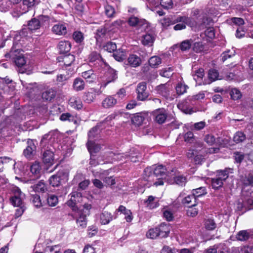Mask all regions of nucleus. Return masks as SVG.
<instances>
[{"label": "nucleus", "mask_w": 253, "mask_h": 253, "mask_svg": "<svg viewBox=\"0 0 253 253\" xmlns=\"http://www.w3.org/2000/svg\"><path fill=\"white\" fill-rule=\"evenodd\" d=\"M173 17H164L160 21L162 25L164 28L175 24V20L173 19Z\"/></svg>", "instance_id": "42"}, {"label": "nucleus", "mask_w": 253, "mask_h": 253, "mask_svg": "<svg viewBox=\"0 0 253 253\" xmlns=\"http://www.w3.org/2000/svg\"><path fill=\"white\" fill-rule=\"evenodd\" d=\"M188 86L183 83H179L175 87L176 93L178 95H182L186 92Z\"/></svg>", "instance_id": "46"}, {"label": "nucleus", "mask_w": 253, "mask_h": 253, "mask_svg": "<svg viewBox=\"0 0 253 253\" xmlns=\"http://www.w3.org/2000/svg\"><path fill=\"white\" fill-rule=\"evenodd\" d=\"M174 20L175 23H178L173 27L175 31L184 29L186 28V25L192 28H197V22L191 17H179Z\"/></svg>", "instance_id": "4"}, {"label": "nucleus", "mask_w": 253, "mask_h": 253, "mask_svg": "<svg viewBox=\"0 0 253 253\" xmlns=\"http://www.w3.org/2000/svg\"><path fill=\"white\" fill-rule=\"evenodd\" d=\"M103 49L109 52H112L117 49V46L115 43L109 42L103 46Z\"/></svg>", "instance_id": "61"}, {"label": "nucleus", "mask_w": 253, "mask_h": 253, "mask_svg": "<svg viewBox=\"0 0 253 253\" xmlns=\"http://www.w3.org/2000/svg\"><path fill=\"white\" fill-rule=\"evenodd\" d=\"M150 184L153 185L156 187L159 186L163 185L166 182V176L165 177H157L155 178L154 181H148Z\"/></svg>", "instance_id": "53"}, {"label": "nucleus", "mask_w": 253, "mask_h": 253, "mask_svg": "<svg viewBox=\"0 0 253 253\" xmlns=\"http://www.w3.org/2000/svg\"><path fill=\"white\" fill-rule=\"evenodd\" d=\"M69 4L75 6V8L81 12L83 11V7L81 4L82 0H68Z\"/></svg>", "instance_id": "59"}, {"label": "nucleus", "mask_w": 253, "mask_h": 253, "mask_svg": "<svg viewBox=\"0 0 253 253\" xmlns=\"http://www.w3.org/2000/svg\"><path fill=\"white\" fill-rule=\"evenodd\" d=\"M208 77L211 82H214L216 80L221 79V78H219V74L218 72L214 69L209 70Z\"/></svg>", "instance_id": "52"}, {"label": "nucleus", "mask_w": 253, "mask_h": 253, "mask_svg": "<svg viewBox=\"0 0 253 253\" xmlns=\"http://www.w3.org/2000/svg\"><path fill=\"white\" fill-rule=\"evenodd\" d=\"M35 148V146L34 144L28 146L23 152V153L25 157L27 158H30L33 155V152Z\"/></svg>", "instance_id": "60"}, {"label": "nucleus", "mask_w": 253, "mask_h": 253, "mask_svg": "<svg viewBox=\"0 0 253 253\" xmlns=\"http://www.w3.org/2000/svg\"><path fill=\"white\" fill-rule=\"evenodd\" d=\"M158 229L159 231L160 237L165 238L168 236L170 231V227L169 224L163 223L158 227Z\"/></svg>", "instance_id": "20"}, {"label": "nucleus", "mask_w": 253, "mask_h": 253, "mask_svg": "<svg viewBox=\"0 0 253 253\" xmlns=\"http://www.w3.org/2000/svg\"><path fill=\"white\" fill-rule=\"evenodd\" d=\"M69 105L77 110L81 109L83 108V103L81 99L77 97H71L69 101Z\"/></svg>", "instance_id": "30"}, {"label": "nucleus", "mask_w": 253, "mask_h": 253, "mask_svg": "<svg viewBox=\"0 0 253 253\" xmlns=\"http://www.w3.org/2000/svg\"><path fill=\"white\" fill-rule=\"evenodd\" d=\"M187 156L188 158L193 159L196 164H201L203 157L201 154H199L197 150L190 149L187 153Z\"/></svg>", "instance_id": "16"}, {"label": "nucleus", "mask_w": 253, "mask_h": 253, "mask_svg": "<svg viewBox=\"0 0 253 253\" xmlns=\"http://www.w3.org/2000/svg\"><path fill=\"white\" fill-rule=\"evenodd\" d=\"M144 179L147 181H154L157 177L166 176V169L162 165L156 166L154 169L146 168L144 171Z\"/></svg>", "instance_id": "2"}, {"label": "nucleus", "mask_w": 253, "mask_h": 253, "mask_svg": "<svg viewBox=\"0 0 253 253\" xmlns=\"http://www.w3.org/2000/svg\"><path fill=\"white\" fill-rule=\"evenodd\" d=\"M242 182L245 185H253V175L250 174H249L242 178Z\"/></svg>", "instance_id": "64"}, {"label": "nucleus", "mask_w": 253, "mask_h": 253, "mask_svg": "<svg viewBox=\"0 0 253 253\" xmlns=\"http://www.w3.org/2000/svg\"><path fill=\"white\" fill-rule=\"evenodd\" d=\"M154 37L150 34H146L143 37L142 43L145 45L151 46L154 42Z\"/></svg>", "instance_id": "44"}, {"label": "nucleus", "mask_w": 253, "mask_h": 253, "mask_svg": "<svg viewBox=\"0 0 253 253\" xmlns=\"http://www.w3.org/2000/svg\"><path fill=\"white\" fill-rule=\"evenodd\" d=\"M13 196L10 198V201L14 207L24 206L23 200L25 198V194L17 187L12 188Z\"/></svg>", "instance_id": "7"}, {"label": "nucleus", "mask_w": 253, "mask_h": 253, "mask_svg": "<svg viewBox=\"0 0 253 253\" xmlns=\"http://www.w3.org/2000/svg\"><path fill=\"white\" fill-rule=\"evenodd\" d=\"M251 235L250 233L248 230H242L239 231L236 236L237 240L240 241H245L249 239Z\"/></svg>", "instance_id": "37"}, {"label": "nucleus", "mask_w": 253, "mask_h": 253, "mask_svg": "<svg viewBox=\"0 0 253 253\" xmlns=\"http://www.w3.org/2000/svg\"><path fill=\"white\" fill-rule=\"evenodd\" d=\"M77 223L78 226L82 228H84L86 226V216L84 214H81L80 216L77 219Z\"/></svg>", "instance_id": "55"}, {"label": "nucleus", "mask_w": 253, "mask_h": 253, "mask_svg": "<svg viewBox=\"0 0 253 253\" xmlns=\"http://www.w3.org/2000/svg\"><path fill=\"white\" fill-rule=\"evenodd\" d=\"M32 202L34 205L37 208H40L42 206V203L41 200L40 196L37 194H35L32 196Z\"/></svg>", "instance_id": "62"}, {"label": "nucleus", "mask_w": 253, "mask_h": 253, "mask_svg": "<svg viewBox=\"0 0 253 253\" xmlns=\"http://www.w3.org/2000/svg\"><path fill=\"white\" fill-rule=\"evenodd\" d=\"M155 198L152 196L148 197L147 200L145 201L146 206L150 209H153L157 208L159 206L158 202L155 201Z\"/></svg>", "instance_id": "38"}, {"label": "nucleus", "mask_w": 253, "mask_h": 253, "mask_svg": "<svg viewBox=\"0 0 253 253\" xmlns=\"http://www.w3.org/2000/svg\"><path fill=\"white\" fill-rule=\"evenodd\" d=\"M146 83L142 82L138 84L136 92L137 93V98L140 101H144L148 97V94L146 92Z\"/></svg>", "instance_id": "12"}, {"label": "nucleus", "mask_w": 253, "mask_h": 253, "mask_svg": "<svg viewBox=\"0 0 253 253\" xmlns=\"http://www.w3.org/2000/svg\"><path fill=\"white\" fill-rule=\"evenodd\" d=\"M117 104V100L114 95H108L102 102V106L104 108H111Z\"/></svg>", "instance_id": "13"}, {"label": "nucleus", "mask_w": 253, "mask_h": 253, "mask_svg": "<svg viewBox=\"0 0 253 253\" xmlns=\"http://www.w3.org/2000/svg\"><path fill=\"white\" fill-rule=\"evenodd\" d=\"M113 219V216L111 213L105 211L100 215V222L102 224H108Z\"/></svg>", "instance_id": "34"}, {"label": "nucleus", "mask_w": 253, "mask_h": 253, "mask_svg": "<svg viewBox=\"0 0 253 253\" xmlns=\"http://www.w3.org/2000/svg\"><path fill=\"white\" fill-rule=\"evenodd\" d=\"M55 95V91L53 89H49L42 94V97L43 99L50 101L53 99Z\"/></svg>", "instance_id": "41"}, {"label": "nucleus", "mask_w": 253, "mask_h": 253, "mask_svg": "<svg viewBox=\"0 0 253 253\" xmlns=\"http://www.w3.org/2000/svg\"><path fill=\"white\" fill-rule=\"evenodd\" d=\"M71 195V199L67 202V204L69 207L74 208L76 203L79 202L80 199L81 198V194L79 192H72Z\"/></svg>", "instance_id": "26"}, {"label": "nucleus", "mask_w": 253, "mask_h": 253, "mask_svg": "<svg viewBox=\"0 0 253 253\" xmlns=\"http://www.w3.org/2000/svg\"><path fill=\"white\" fill-rule=\"evenodd\" d=\"M47 203L49 206L55 207L58 203V198L55 195L49 194L47 198Z\"/></svg>", "instance_id": "48"}, {"label": "nucleus", "mask_w": 253, "mask_h": 253, "mask_svg": "<svg viewBox=\"0 0 253 253\" xmlns=\"http://www.w3.org/2000/svg\"><path fill=\"white\" fill-rule=\"evenodd\" d=\"M167 115L166 110L164 108L157 109L152 113L154 121L159 124L165 123L168 116Z\"/></svg>", "instance_id": "11"}, {"label": "nucleus", "mask_w": 253, "mask_h": 253, "mask_svg": "<svg viewBox=\"0 0 253 253\" xmlns=\"http://www.w3.org/2000/svg\"><path fill=\"white\" fill-rule=\"evenodd\" d=\"M202 20L203 23L200 24L197 23V29L198 30L201 29L204 27L209 26V28L205 32V35L210 39L213 38L215 36L214 31L212 28L210 27L213 23L211 17H204Z\"/></svg>", "instance_id": "6"}, {"label": "nucleus", "mask_w": 253, "mask_h": 253, "mask_svg": "<svg viewBox=\"0 0 253 253\" xmlns=\"http://www.w3.org/2000/svg\"><path fill=\"white\" fill-rule=\"evenodd\" d=\"M59 62H62L66 67L70 66L75 60V56L72 54H68L59 57L58 58Z\"/></svg>", "instance_id": "27"}, {"label": "nucleus", "mask_w": 253, "mask_h": 253, "mask_svg": "<svg viewBox=\"0 0 253 253\" xmlns=\"http://www.w3.org/2000/svg\"><path fill=\"white\" fill-rule=\"evenodd\" d=\"M60 119L62 121H68L69 122H73L76 125H78L80 122L79 119L76 116L72 115L69 113L62 114L60 116Z\"/></svg>", "instance_id": "25"}, {"label": "nucleus", "mask_w": 253, "mask_h": 253, "mask_svg": "<svg viewBox=\"0 0 253 253\" xmlns=\"http://www.w3.org/2000/svg\"><path fill=\"white\" fill-rule=\"evenodd\" d=\"M126 95V89L124 88L120 89L114 96L115 99L117 100V104L123 102L125 99Z\"/></svg>", "instance_id": "39"}, {"label": "nucleus", "mask_w": 253, "mask_h": 253, "mask_svg": "<svg viewBox=\"0 0 253 253\" xmlns=\"http://www.w3.org/2000/svg\"><path fill=\"white\" fill-rule=\"evenodd\" d=\"M85 83L84 81L80 78H77L74 79L73 82L72 87L76 91L83 90L85 88Z\"/></svg>", "instance_id": "23"}, {"label": "nucleus", "mask_w": 253, "mask_h": 253, "mask_svg": "<svg viewBox=\"0 0 253 253\" xmlns=\"http://www.w3.org/2000/svg\"><path fill=\"white\" fill-rule=\"evenodd\" d=\"M186 179L185 177L183 176L181 174H175L173 176L172 179L169 181V183L172 184L175 183L179 185H184L186 183Z\"/></svg>", "instance_id": "28"}, {"label": "nucleus", "mask_w": 253, "mask_h": 253, "mask_svg": "<svg viewBox=\"0 0 253 253\" xmlns=\"http://www.w3.org/2000/svg\"><path fill=\"white\" fill-rule=\"evenodd\" d=\"M82 77L89 83L93 82L96 78L92 70H89L82 73Z\"/></svg>", "instance_id": "33"}, {"label": "nucleus", "mask_w": 253, "mask_h": 253, "mask_svg": "<svg viewBox=\"0 0 253 253\" xmlns=\"http://www.w3.org/2000/svg\"><path fill=\"white\" fill-rule=\"evenodd\" d=\"M233 169L226 168L224 170L217 171V174L215 178L211 180V186L214 189H218L223 185L224 181L229 176V173H233Z\"/></svg>", "instance_id": "3"}, {"label": "nucleus", "mask_w": 253, "mask_h": 253, "mask_svg": "<svg viewBox=\"0 0 253 253\" xmlns=\"http://www.w3.org/2000/svg\"><path fill=\"white\" fill-rule=\"evenodd\" d=\"M204 140L209 145L222 146L221 138L220 137L215 138L211 134L206 135Z\"/></svg>", "instance_id": "14"}, {"label": "nucleus", "mask_w": 253, "mask_h": 253, "mask_svg": "<svg viewBox=\"0 0 253 253\" xmlns=\"http://www.w3.org/2000/svg\"><path fill=\"white\" fill-rule=\"evenodd\" d=\"M30 171L36 178H39L42 174V167L39 162H35L30 167Z\"/></svg>", "instance_id": "21"}, {"label": "nucleus", "mask_w": 253, "mask_h": 253, "mask_svg": "<svg viewBox=\"0 0 253 253\" xmlns=\"http://www.w3.org/2000/svg\"><path fill=\"white\" fill-rule=\"evenodd\" d=\"M107 30L104 28H101L97 30L95 36L97 42H101L103 39L106 38Z\"/></svg>", "instance_id": "40"}, {"label": "nucleus", "mask_w": 253, "mask_h": 253, "mask_svg": "<svg viewBox=\"0 0 253 253\" xmlns=\"http://www.w3.org/2000/svg\"><path fill=\"white\" fill-rule=\"evenodd\" d=\"M145 119V115L142 113L135 114L131 118L132 123L136 126H140Z\"/></svg>", "instance_id": "36"}, {"label": "nucleus", "mask_w": 253, "mask_h": 253, "mask_svg": "<svg viewBox=\"0 0 253 253\" xmlns=\"http://www.w3.org/2000/svg\"><path fill=\"white\" fill-rule=\"evenodd\" d=\"M31 188L35 192L45 193L47 191V186L43 180L40 181L36 184L32 186Z\"/></svg>", "instance_id": "24"}, {"label": "nucleus", "mask_w": 253, "mask_h": 253, "mask_svg": "<svg viewBox=\"0 0 253 253\" xmlns=\"http://www.w3.org/2000/svg\"><path fill=\"white\" fill-rule=\"evenodd\" d=\"M71 43L68 41H61L58 45V49L61 53H65L70 51Z\"/></svg>", "instance_id": "32"}, {"label": "nucleus", "mask_w": 253, "mask_h": 253, "mask_svg": "<svg viewBox=\"0 0 253 253\" xmlns=\"http://www.w3.org/2000/svg\"><path fill=\"white\" fill-rule=\"evenodd\" d=\"M88 59L90 62L97 61L99 63H104L100 54L95 51L92 52L90 54L88 57Z\"/></svg>", "instance_id": "43"}, {"label": "nucleus", "mask_w": 253, "mask_h": 253, "mask_svg": "<svg viewBox=\"0 0 253 253\" xmlns=\"http://www.w3.org/2000/svg\"><path fill=\"white\" fill-rule=\"evenodd\" d=\"M246 139V136L244 133L241 131L237 132L233 137V140L236 143H240L244 141Z\"/></svg>", "instance_id": "58"}, {"label": "nucleus", "mask_w": 253, "mask_h": 253, "mask_svg": "<svg viewBox=\"0 0 253 253\" xmlns=\"http://www.w3.org/2000/svg\"><path fill=\"white\" fill-rule=\"evenodd\" d=\"M97 132V128L93 127L89 131L88 133V142L86 144L87 147L90 155L94 156V154L98 152L101 148V145L95 141H92V139L93 138L94 136L92 135L93 132Z\"/></svg>", "instance_id": "5"}, {"label": "nucleus", "mask_w": 253, "mask_h": 253, "mask_svg": "<svg viewBox=\"0 0 253 253\" xmlns=\"http://www.w3.org/2000/svg\"><path fill=\"white\" fill-rule=\"evenodd\" d=\"M206 193V189L203 187L193 189L192 190V195L196 199L197 198L205 195Z\"/></svg>", "instance_id": "56"}, {"label": "nucleus", "mask_w": 253, "mask_h": 253, "mask_svg": "<svg viewBox=\"0 0 253 253\" xmlns=\"http://www.w3.org/2000/svg\"><path fill=\"white\" fill-rule=\"evenodd\" d=\"M230 95L231 98L234 100H238L242 97L241 91L236 88L231 89L230 92Z\"/></svg>", "instance_id": "51"}, {"label": "nucleus", "mask_w": 253, "mask_h": 253, "mask_svg": "<svg viewBox=\"0 0 253 253\" xmlns=\"http://www.w3.org/2000/svg\"><path fill=\"white\" fill-rule=\"evenodd\" d=\"M159 231L158 229V227L150 229L147 232L146 236L147 238L150 239H156L158 237H160Z\"/></svg>", "instance_id": "49"}, {"label": "nucleus", "mask_w": 253, "mask_h": 253, "mask_svg": "<svg viewBox=\"0 0 253 253\" xmlns=\"http://www.w3.org/2000/svg\"><path fill=\"white\" fill-rule=\"evenodd\" d=\"M205 227L206 229L213 230L215 229L216 224L212 218H208L205 221Z\"/></svg>", "instance_id": "45"}, {"label": "nucleus", "mask_w": 253, "mask_h": 253, "mask_svg": "<svg viewBox=\"0 0 253 253\" xmlns=\"http://www.w3.org/2000/svg\"><path fill=\"white\" fill-rule=\"evenodd\" d=\"M68 180V174L63 170L59 171L56 174L52 175L49 179V183L52 186H58L62 182Z\"/></svg>", "instance_id": "8"}, {"label": "nucleus", "mask_w": 253, "mask_h": 253, "mask_svg": "<svg viewBox=\"0 0 253 253\" xmlns=\"http://www.w3.org/2000/svg\"><path fill=\"white\" fill-rule=\"evenodd\" d=\"M144 21H140L137 17H130L128 23L132 26H142L144 25Z\"/></svg>", "instance_id": "47"}, {"label": "nucleus", "mask_w": 253, "mask_h": 253, "mask_svg": "<svg viewBox=\"0 0 253 253\" xmlns=\"http://www.w3.org/2000/svg\"><path fill=\"white\" fill-rule=\"evenodd\" d=\"M202 209L201 205L194 203L191 206H189L187 210V214L188 216L194 217L197 215L198 211Z\"/></svg>", "instance_id": "31"}, {"label": "nucleus", "mask_w": 253, "mask_h": 253, "mask_svg": "<svg viewBox=\"0 0 253 253\" xmlns=\"http://www.w3.org/2000/svg\"><path fill=\"white\" fill-rule=\"evenodd\" d=\"M43 162L48 166H51L54 164V154L50 150H46L43 154Z\"/></svg>", "instance_id": "18"}, {"label": "nucleus", "mask_w": 253, "mask_h": 253, "mask_svg": "<svg viewBox=\"0 0 253 253\" xmlns=\"http://www.w3.org/2000/svg\"><path fill=\"white\" fill-rule=\"evenodd\" d=\"M156 89L158 93L166 98L168 97L170 90L169 85L167 84H160Z\"/></svg>", "instance_id": "22"}, {"label": "nucleus", "mask_w": 253, "mask_h": 253, "mask_svg": "<svg viewBox=\"0 0 253 253\" xmlns=\"http://www.w3.org/2000/svg\"><path fill=\"white\" fill-rule=\"evenodd\" d=\"M128 64L132 67H137L141 64V59L140 57L134 54L129 55L127 58Z\"/></svg>", "instance_id": "19"}, {"label": "nucleus", "mask_w": 253, "mask_h": 253, "mask_svg": "<svg viewBox=\"0 0 253 253\" xmlns=\"http://www.w3.org/2000/svg\"><path fill=\"white\" fill-rule=\"evenodd\" d=\"M100 92L99 90L91 88L88 91L84 94V99L85 101L88 103L92 102L95 98L96 94H99Z\"/></svg>", "instance_id": "15"}, {"label": "nucleus", "mask_w": 253, "mask_h": 253, "mask_svg": "<svg viewBox=\"0 0 253 253\" xmlns=\"http://www.w3.org/2000/svg\"><path fill=\"white\" fill-rule=\"evenodd\" d=\"M52 31L58 35H65L67 33V28L64 24H57L53 26Z\"/></svg>", "instance_id": "29"}, {"label": "nucleus", "mask_w": 253, "mask_h": 253, "mask_svg": "<svg viewBox=\"0 0 253 253\" xmlns=\"http://www.w3.org/2000/svg\"><path fill=\"white\" fill-rule=\"evenodd\" d=\"M204 73L203 69H199L197 70L195 74L193 75V78L196 82H198L201 80L204 77Z\"/></svg>", "instance_id": "63"}, {"label": "nucleus", "mask_w": 253, "mask_h": 253, "mask_svg": "<svg viewBox=\"0 0 253 253\" xmlns=\"http://www.w3.org/2000/svg\"><path fill=\"white\" fill-rule=\"evenodd\" d=\"M27 34L28 30L25 29L19 34V35H15L14 37L13 46L10 51L5 55L6 57L11 58L18 67H23L26 63V58L22 52L23 51L22 48L26 47L27 44L24 39L28 40Z\"/></svg>", "instance_id": "1"}, {"label": "nucleus", "mask_w": 253, "mask_h": 253, "mask_svg": "<svg viewBox=\"0 0 253 253\" xmlns=\"http://www.w3.org/2000/svg\"><path fill=\"white\" fill-rule=\"evenodd\" d=\"M117 78L116 71L113 69H110L105 74V77L101 78L100 87H106L108 84L115 81Z\"/></svg>", "instance_id": "10"}, {"label": "nucleus", "mask_w": 253, "mask_h": 253, "mask_svg": "<svg viewBox=\"0 0 253 253\" xmlns=\"http://www.w3.org/2000/svg\"><path fill=\"white\" fill-rule=\"evenodd\" d=\"M28 26H29L28 28H23L22 29V30L21 31H20L19 32H13V33H15L14 36L17 35H19V34L23 31V29H26L28 30V34H27V37L28 38V40H26L25 39H24L25 42H31V38L29 36V34H31L30 31L35 30L39 29L40 27V22L38 19H37L36 18H34L32 19V20L31 21H29V22L28 23Z\"/></svg>", "instance_id": "9"}, {"label": "nucleus", "mask_w": 253, "mask_h": 253, "mask_svg": "<svg viewBox=\"0 0 253 253\" xmlns=\"http://www.w3.org/2000/svg\"><path fill=\"white\" fill-rule=\"evenodd\" d=\"M161 59L157 56L151 57L149 60L150 66L153 68L157 67L161 63Z\"/></svg>", "instance_id": "50"}, {"label": "nucleus", "mask_w": 253, "mask_h": 253, "mask_svg": "<svg viewBox=\"0 0 253 253\" xmlns=\"http://www.w3.org/2000/svg\"><path fill=\"white\" fill-rule=\"evenodd\" d=\"M173 69L172 67H168L161 70L160 75L166 78H169L173 74Z\"/></svg>", "instance_id": "54"}, {"label": "nucleus", "mask_w": 253, "mask_h": 253, "mask_svg": "<svg viewBox=\"0 0 253 253\" xmlns=\"http://www.w3.org/2000/svg\"><path fill=\"white\" fill-rule=\"evenodd\" d=\"M164 217L168 221H172L173 219V212L169 209L164 208L163 210Z\"/></svg>", "instance_id": "57"}, {"label": "nucleus", "mask_w": 253, "mask_h": 253, "mask_svg": "<svg viewBox=\"0 0 253 253\" xmlns=\"http://www.w3.org/2000/svg\"><path fill=\"white\" fill-rule=\"evenodd\" d=\"M113 56L116 60L118 61H122L126 57V50L123 48L116 50L113 53Z\"/></svg>", "instance_id": "35"}, {"label": "nucleus", "mask_w": 253, "mask_h": 253, "mask_svg": "<svg viewBox=\"0 0 253 253\" xmlns=\"http://www.w3.org/2000/svg\"><path fill=\"white\" fill-rule=\"evenodd\" d=\"M119 212L125 215V218L126 222H130L133 219V216L130 210L127 209L125 206L121 205L118 209L116 210V212Z\"/></svg>", "instance_id": "17"}]
</instances>
